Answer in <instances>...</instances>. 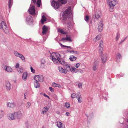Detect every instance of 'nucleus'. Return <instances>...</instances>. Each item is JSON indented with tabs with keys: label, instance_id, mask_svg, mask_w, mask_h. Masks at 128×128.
Here are the masks:
<instances>
[{
	"label": "nucleus",
	"instance_id": "1",
	"mask_svg": "<svg viewBox=\"0 0 128 128\" xmlns=\"http://www.w3.org/2000/svg\"><path fill=\"white\" fill-rule=\"evenodd\" d=\"M71 9V7H68L64 12L63 14L62 15L63 20L64 21L63 22L64 24L66 26V23L67 22L66 24L67 29L68 30H72L73 28V25L70 21L69 20L70 18H69L70 14H72Z\"/></svg>",
	"mask_w": 128,
	"mask_h": 128
},
{
	"label": "nucleus",
	"instance_id": "2",
	"mask_svg": "<svg viewBox=\"0 0 128 128\" xmlns=\"http://www.w3.org/2000/svg\"><path fill=\"white\" fill-rule=\"evenodd\" d=\"M67 0H59L58 2L52 1V6L55 8L57 9L62 4L66 3Z\"/></svg>",
	"mask_w": 128,
	"mask_h": 128
},
{
	"label": "nucleus",
	"instance_id": "3",
	"mask_svg": "<svg viewBox=\"0 0 128 128\" xmlns=\"http://www.w3.org/2000/svg\"><path fill=\"white\" fill-rule=\"evenodd\" d=\"M0 29H2L6 34H9V28L4 22L2 21L1 23H0Z\"/></svg>",
	"mask_w": 128,
	"mask_h": 128
},
{
	"label": "nucleus",
	"instance_id": "4",
	"mask_svg": "<svg viewBox=\"0 0 128 128\" xmlns=\"http://www.w3.org/2000/svg\"><path fill=\"white\" fill-rule=\"evenodd\" d=\"M34 80L37 82H42L44 81V78L42 75H37L34 76Z\"/></svg>",
	"mask_w": 128,
	"mask_h": 128
},
{
	"label": "nucleus",
	"instance_id": "5",
	"mask_svg": "<svg viewBox=\"0 0 128 128\" xmlns=\"http://www.w3.org/2000/svg\"><path fill=\"white\" fill-rule=\"evenodd\" d=\"M30 14L33 15H35V9L34 4H32V3L31 2L30 5V8L28 10Z\"/></svg>",
	"mask_w": 128,
	"mask_h": 128
},
{
	"label": "nucleus",
	"instance_id": "6",
	"mask_svg": "<svg viewBox=\"0 0 128 128\" xmlns=\"http://www.w3.org/2000/svg\"><path fill=\"white\" fill-rule=\"evenodd\" d=\"M2 68L3 70L9 72H12V68L10 66L3 65L2 66Z\"/></svg>",
	"mask_w": 128,
	"mask_h": 128
},
{
	"label": "nucleus",
	"instance_id": "7",
	"mask_svg": "<svg viewBox=\"0 0 128 128\" xmlns=\"http://www.w3.org/2000/svg\"><path fill=\"white\" fill-rule=\"evenodd\" d=\"M14 54L15 56L20 58L23 61L25 60V57L22 54L16 51L14 52Z\"/></svg>",
	"mask_w": 128,
	"mask_h": 128
},
{
	"label": "nucleus",
	"instance_id": "8",
	"mask_svg": "<svg viewBox=\"0 0 128 128\" xmlns=\"http://www.w3.org/2000/svg\"><path fill=\"white\" fill-rule=\"evenodd\" d=\"M14 114L15 115L16 119L17 118L18 119L20 120L22 118V114L20 111H19L18 112H14Z\"/></svg>",
	"mask_w": 128,
	"mask_h": 128
},
{
	"label": "nucleus",
	"instance_id": "9",
	"mask_svg": "<svg viewBox=\"0 0 128 128\" xmlns=\"http://www.w3.org/2000/svg\"><path fill=\"white\" fill-rule=\"evenodd\" d=\"M15 116L14 112L12 113L9 114L8 115V118L10 120H12L16 119Z\"/></svg>",
	"mask_w": 128,
	"mask_h": 128
},
{
	"label": "nucleus",
	"instance_id": "10",
	"mask_svg": "<svg viewBox=\"0 0 128 128\" xmlns=\"http://www.w3.org/2000/svg\"><path fill=\"white\" fill-rule=\"evenodd\" d=\"M117 3L116 1L113 0L109 2L108 4L110 8H114V6Z\"/></svg>",
	"mask_w": 128,
	"mask_h": 128
},
{
	"label": "nucleus",
	"instance_id": "11",
	"mask_svg": "<svg viewBox=\"0 0 128 128\" xmlns=\"http://www.w3.org/2000/svg\"><path fill=\"white\" fill-rule=\"evenodd\" d=\"M107 58V55L106 54H105L102 55L101 58L102 61L103 63H104L106 62Z\"/></svg>",
	"mask_w": 128,
	"mask_h": 128
},
{
	"label": "nucleus",
	"instance_id": "12",
	"mask_svg": "<svg viewBox=\"0 0 128 128\" xmlns=\"http://www.w3.org/2000/svg\"><path fill=\"white\" fill-rule=\"evenodd\" d=\"M103 22L102 21H101L99 24L98 28V30L99 32H101L102 31L103 28Z\"/></svg>",
	"mask_w": 128,
	"mask_h": 128
},
{
	"label": "nucleus",
	"instance_id": "13",
	"mask_svg": "<svg viewBox=\"0 0 128 128\" xmlns=\"http://www.w3.org/2000/svg\"><path fill=\"white\" fill-rule=\"evenodd\" d=\"M48 28L46 26H43L42 28V34L43 35H45L48 31Z\"/></svg>",
	"mask_w": 128,
	"mask_h": 128
},
{
	"label": "nucleus",
	"instance_id": "14",
	"mask_svg": "<svg viewBox=\"0 0 128 128\" xmlns=\"http://www.w3.org/2000/svg\"><path fill=\"white\" fill-rule=\"evenodd\" d=\"M5 86L6 89L8 90H10L11 88V85L10 83L9 82H6L5 83Z\"/></svg>",
	"mask_w": 128,
	"mask_h": 128
},
{
	"label": "nucleus",
	"instance_id": "15",
	"mask_svg": "<svg viewBox=\"0 0 128 128\" xmlns=\"http://www.w3.org/2000/svg\"><path fill=\"white\" fill-rule=\"evenodd\" d=\"M58 69L60 72L61 73H63L64 74H66L67 73V71L66 70L64 69L62 67H58Z\"/></svg>",
	"mask_w": 128,
	"mask_h": 128
},
{
	"label": "nucleus",
	"instance_id": "16",
	"mask_svg": "<svg viewBox=\"0 0 128 128\" xmlns=\"http://www.w3.org/2000/svg\"><path fill=\"white\" fill-rule=\"evenodd\" d=\"M78 100V102L79 103H81L82 101V99L81 97V95L80 92H78V96L76 97Z\"/></svg>",
	"mask_w": 128,
	"mask_h": 128
},
{
	"label": "nucleus",
	"instance_id": "17",
	"mask_svg": "<svg viewBox=\"0 0 128 128\" xmlns=\"http://www.w3.org/2000/svg\"><path fill=\"white\" fill-rule=\"evenodd\" d=\"M58 55H60L58 54H56L55 53H53L51 54L50 57H52V59H53V57L54 56V58L58 59V61L59 59H58V58H59L57 56Z\"/></svg>",
	"mask_w": 128,
	"mask_h": 128
},
{
	"label": "nucleus",
	"instance_id": "18",
	"mask_svg": "<svg viewBox=\"0 0 128 128\" xmlns=\"http://www.w3.org/2000/svg\"><path fill=\"white\" fill-rule=\"evenodd\" d=\"M49 108L47 106H45L43 108L41 113L44 114H46Z\"/></svg>",
	"mask_w": 128,
	"mask_h": 128
},
{
	"label": "nucleus",
	"instance_id": "19",
	"mask_svg": "<svg viewBox=\"0 0 128 128\" xmlns=\"http://www.w3.org/2000/svg\"><path fill=\"white\" fill-rule=\"evenodd\" d=\"M58 59H59L58 61L61 64L64 66L65 65H66V64L67 63L65 62L63 59H60V58H58Z\"/></svg>",
	"mask_w": 128,
	"mask_h": 128
},
{
	"label": "nucleus",
	"instance_id": "20",
	"mask_svg": "<svg viewBox=\"0 0 128 128\" xmlns=\"http://www.w3.org/2000/svg\"><path fill=\"white\" fill-rule=\"evenodd\" d=\"M57 124L58 128H65L64 125L63 126V125L62 123L60 122H57Z\"/></svg>",
	"mask_w": 128,
	"mask_h": 128
},
{
	"label": "nucleus",
	"instance_id": "21",
	"mask_svg": "<svg viewBox=\"0 0 128 128\" xmlns=\"http://www.w3.org/2000/svg\"><path fill=\"white\" fill-rule=\"evenodd\" d=\"M7 105L8 107L10 108H13L15 106V104L14 102H8L7 104Z\"/></svg>",
	"mask_w": 128,
	"mask_h": 128
},
{
	"label": "nucleus",
	"instance_id": "22",
	"mask_svg": "<svg viewBox=\"0 0 128 128\" xmlns=\"http://www.w3.org/2000/svg\"><path fill=\"white\" fill-rule=\"evenodd\" d=\"M27 72H24L22 75V79L26 81L27 79Z\"/></svg>",
	"mask_w": 128,
	"mask_h": 128
},
{
	"label": "nucleus",
	"instance_id": "23",
	"mask_svg": "<svg viewBox=\"0 0 128 128\" xmlns=\"http://www.w3.org/2000/svg\"><path fill=\"white\" fill-rule=\"evenodd\" d=\"M32 18L30 15L28 16L26 18V21L28 22H32Z\"/></svg>",
	"mask_w": 128,
	"mask_h": 128
},
{
	"label": "nucleus",
	"instance_id": "24",
	"mask_svg": "<svg viewBox=\"0 0 128 128\" xmlns=\"http://www.w3.org/2000/svg\"><path fill=\"white\" fill-rule=\"evenodd\" d=\"M46 18L44 15L42 16V19L41 20V22L42 24H43L44 22L46 20Z\"/></svg>",
	"mask_w": 128,
	"mask_h": 128
},
{
	"label": "nucleus",
	"instance_id": "25",
	"mask_svg": "<svg viewBox=\"0 0 128 128\" xmlns=\"http://www.w3.org/2000/svg\"><path fill=\"white\" fill-rule=\"evenodd\" d=\"M101 36L100 35H98L93 40L95 42H97L100 39Z\"/></svg>",
	"mask_w": 128,
	"mask_h": 128
},
{
	"label": "nucleus",
	"instance_id": "26",
	"mask_svg": "<svg viewBox=\"0 0 128 128\" xmlns=\"http://www.w3.org/2000/svg\"><path fill=\"white\" fill-rule=\"evenodd\" d=\"M69 59L71 61H74L76 60L77 58L73 56H70Z\"/></svg>",
	"mask_w": 128,
	"mask_h": 128
},
{
	"label": "nucleus",
	"instance_id": "27",
	"mask_svg": "<svg viewBox=\"0 0 128 128\" xmlns=\"http://www.w3.org/2000/svg\"><path fill=\"white\" fill-rule=\"evenodd\" d=\"M64 66H66V70L68 72L70 71L71 68L70 66L68 63L66 64V65H65Z\"/></svg>",
	"mask_w": 128,
	"mask_h": 128
},
{
	"label": "nucleus",
	"instance_id": "28",
	"mask_svg": "<svg viewBox=\"0 0 128 128\" xmlns=\"http://www.w3.org/2000/svg\"><path fill=\"white\" fill-rule=\"evenodd\" d=\"M34 84L35 88H38L40 86L39 83L36 81L34 82Z\"/></svg>",
	"mask_w": 128,
	"mask_h": 128
},
{
	"label": "nucleus",
	"instance_id": "29",
	"mask_svg": "<svg viewBox=\"0 0 128 128\" xmlns=\"http://www.w3.org/2000/svg\"><path fill=\"white\" fill-rule=\"evenodd\" d=\"M46 62L45 60L44 59H42L41 60V65L42 67H44V64Z\"/></svg>",
	"mask_w": 128,
	"mask_h": 128
},
{
	"label": "nucleus",
	"instance_id": "30",
	"mask_svg": "<svg viewBox=\"0 0 128 128\" xmlns=\"http://www.w3.org/2000/svg\"><path fill=\"white\" fill-rule=\"evenodd\" d=\"M52 86L54 87H58L60 88H61V86L60 84H57L54 82L52 83Z\"/></svg>",
	"mask_w": 128,
	"mask_h": 128
},
{
	"label": "nucleus",
	"instance_id": "31",
	"mask_svg": "<svg viewBox=\"0 0 128 128\" xmlns=\"http://www.w3.org/2000/svg\"><path fill=\"white\" fill-rule=\"evenodd\" d=\"M12 4V0H9L8 2V6L9 9L10 8Z\"/></svg>",
	"mask_w": 128,
	"mask_h": 128
},
{
	"label": "nucleus",
	"instance_id": "32",
	"mask_svg": "<svg viewBox=\"0 0 128 128\" xmlns=\"http://www.w3.org/2000/svg\"><path fill=\"white\" fill-rule=\"evenodd\" d=\"M4 114V111L2 110H0V119L2 118Z\"/></svg>",
	"mask_w": 128,
	"mask_h": 128
},
{
	"label": "nucleus",
	"instance_id": "33",
	"mask_svg": "<svg viewBox=\"0 0 128 128\" xmlns=\"http://www.w3.org/2000/svg\"><path fill=\"white\" fill-rule=\"evenodd\" d=\"M54 56L53 57V59H52V61L54 64H57L58 63V59L54 58Z\"/></svg>",
	"mask_w": 128,
	"mask_h": 128
},
{
	"label": "nucleus",
	"instance_id": "34",
	"mask_svg": "<svg viewBox=\"0 0 128 128\" xmlns=\"http://www.w3.org/2000/svg\"><path fill=\"white\" fill-rule=\"evenodd\" d=\"M58 32L61 33L62 34H66V32H64L63 30L60 28L58 29Z\"/></svg>",
	"mask_w": 128,
	"mask_h": 128
},
{
	"label": "nucleus",
	"instance_id": "35",
	"mask_svg": "<svg viewBox=\"0 0 128 128\" xmlns=\"http://www.w3.org/2000/svg\"><path fill=\"white\" fill-rule=\"evenodd\" d=\"M65 106L67 108H68L70 106V104L68 102H66L65 104Z\"/></svg>",
	"mask_w": 128,
	"mask_h": 128
},
{
	"label": "nucleus",
	"instance_id": "36",
	"mask_svg": "<svg viewBox=\"0 0 128 128\" xmlns=\"http://www.w3.org/2000/svg\"><path fill=\"white\" fill-rule=\"evenodd\" d=\"M59 44H60V45L63 48V47H65L67 48H70V49H72L71 47L70 46H66L63 45L60 43Z\"/></svg>",
	"mask_w": 128,
	"mask_h": 128
},
{
	"label": "nucleus",
	"instance_id": "37",
	"mask_svg": "<svg viewBox=\"0 0 128 128\" xmlns=\"http://www.w3.org/2000/svg\"><path fill=\"white\" fill-rule=\"evenodd\" d=\"M120 34L119 32H118L116 34V40H118V39L120 37Z\"/></svg>",
	"mask_w": 128,
	"mask_h": 128
},
{
	"label": "nucleus",
	"instance_id": "38",
	"mask_svg": "<svg viewBox=\"0 0 128 128\" xmlns=\"http://www.w3.org/2000/svg\"><path fill=\"white\" fill-rule=\"evenodd\" d=\"M41 0H38L36 2V4L38 7H40V5Z\"/></svg>",
	"mask_w": 128,
	"mask_h": 128
},
{
	"label": "nucleus",
	"instance_id": "39",
	"mask_svg": "<svg viewBox=\"0 0 128 128\" xmlns=\"http://www.w3.org/2000/svg\"><path fill=\"white\" fill-rule=\"evenodd\" d=\"M103 47H100L99 46V48H98V50L99 52L102 53V51L103 50Z\"/></svg>",
	"mask_w": 128,
	"mask_h": 128
},
{
	"label": "nucleus",
	"instance_id": "40",
	"mask_svg": "<svg viewBox=\"0 0 128 128\" xmlns=\"http://www.w3.org/2000/svg\"><path fill=\"white\" fill-rule=\"evenodd\" d=\"M67 51L68 52H69L70 53L72 52L74 54H77V52L76 51H74V50H71L70 51L69 50H67Z\"/></svg>",
	"mask_w": 128,
	"mask_h": 128
},
{
	"label": "nucleus",
	"instance_id": "41",
	"mask_svg": "<svg viewBox=\"0 0 128 128\" xmlns=\"http://www.w3.org/2000/svg\"><path fill=\"white\" fill-rule=\"evenodd\" d=\"M99 46L100 47H104L103 46V42L102 40H100L99 45Z\"/></svg>",
	"mask_w": 128,
	"mask_h": 128
},
{
	"label": "nucleus",
	"instance_id": "42",
	"mask_svg": "<svg viewBox=\"0 0 128 128\" xmlns=\"http://www.w3.org/2000/svg\"><path fill=\"white\" fill-rule=\"evenodd\" d=\"M30 105L31 104L30 102H27L26 104V108H28L30 106Z\"/></svg>",
	"mask_w": 128,
	"mask_h": 128
},
{
	"label": "nucleus",
	"instance_id": "43",
	"mask_svg": "<svg viewBox=\"0 0 128 128\" xmlns=\"http://www.w3.org/2000/svg\"><path fill=\"white\" fill-rule=\"evenodd\" d=\"M100 15H99V14L97 13H96L95 14V17L96 19H98L100 18Z\"/></svg>",
	"mask_w": 128,
	"mask_h": 128
},
{
	"label": "nucleus",
	"instance_id": "44",
	"mask_svg": "<svg viewBox=\"0 0 128 128\" xmlns=\"http://www.w3.org/2000/svg\"><path fill=\"white\" fill-rule=\"evenodd\" d=\"M116 58H117L119 59H120L121 58V56L120 53H118L116 55Z\"/></svg>",
	"mask_w": 128,
	"mask_h": 128
},
{
	"label": "nucleus",
	"instance_id": "45",
	"mask_svg": "<svg viewBox=\"0 0 128 128\" xmlns=\"http://www.w3.org/2000/svg\"><path fill=\"white\" fill-rule=\"evenodd\" d=\"M89 17L88 16H86L84 18V19L87 22H88V20H89Z\"/></svg>",
	"mask_w": 128,
	"mask_h": 128
},
{
	"label": "nucleus",
	"instance_id": "46",
	"mask_svg": "<svg viewBox=\"0 0 128 128\" xmlns=\"http://www.w3.org/2000/svg\"><path fill=\"white\" fill-rule=\"evenodd\" d=\"M97 65L96 64H94V65L93 66V69L95 71L97 69Z\"/></svg>",
	"mask_w": 128,
	"mask_h": 128
},
{
	"label": "nucleus",
	"instance_id": "47",
	"mask_svg": "<svg viewBox=\"0 0 128 128\" xmlns=\"http://www.w3.org/2000/svg\"><path fill=\"white\" fill-rule=\"evenodd\" d=\"M82 82L79 83L78 84V88H82Z\"/></svg>",
	"mask_w": 128,
	"mask_h": 128
},
{
	"label": "nucleus",
	"instance_id": "48",
	"mask_svg": "<svg viewBox=\"0 0 128 128\" xmlns=\"http://www.w3.org/2000/svg\"><path fill=\"white\" fill-rule=\"evenodd\" d=\"M77 96H76V94H74V93H72V94L71 95V97L72 98H76V97Z\"/></svg>",
	"mask_w": 128,
	"mask_h": 128
},
{
	"label": "nucleus",
	"instance_id": "49",
	"mask_svg": "<svg viewBox=\"0 0 128 128\" xmlns=\"http://www.w3.org/2000/svg\"><path fill=\"white\" fill-rule=\"evenodd\" d=\"M17 70L19 73H22L23 72V70L22 68H19Z\"/></svg>",
	"mask_w": 128,
	"mask_h": 128
},
{
	"label": "nucleus",
	"instance_id": "50",
	"mask_svg": "<svg viewBox=\"0 0 128 128\" xmlns=\"http://www.w3.org/2000/svg\"><path fill=\"white\" fill-rule=\"evenodd\" d=\"M75 69H76V68L72 67L71 68L70 70V71H71V72H74V71H75Z\"/></svg>",
	"mask_w": 128,
	"mask_h": 128
},
{
	"label": "nucleus",
	"instance_id": "51",
	"mask_svg": "<svg viewBox=\"0 0 128 128\" xmlns=\"http://www.w3.org/2000/svg\"><path fill=\"white\" fill-rule=\"evenodd\" d=\"M31 72L33 73H34L35 72V70L32 67L30 68Z\"/></svg>",
	"mask_w": 128,
	"mask_h": 128
},
{
	"label": "nucleus",
	"instance_id": "52",
	"mask_svg": "<svg viewBox=\"0 0 128 128\" xmlns=\"http://www.w3.org/2000/svg\"><path fill=\"white\" fill-rule=\"evenodd\" d=\"M126 38H125L124 39L122 40L120 42V43L119 44H121L123 43V42H124L125 40L126 39Z\"/></svg>",
	"mask_w": 128,
	"mask_h": 128
},
{
	"label": "nucleus",
	"instance_id": "53",
	"mask_svg": "<svg viewBox=\"0 0 128 128\" xmlns=\"http://www.w3.org/2000/svg\"><path fill=\"white\" fill-rule=\"evenodd\" d=\"M66 40L69 41L70 42H71L72 41V40L70 38L67 36H66Z\"/></svg>",
	"mask_w": 128,
	"mask_h": 128
},
{
	"label": "nucleus",
	"instance_id": "54",
	"mask_svg": "<svg viewBox=\"0 0 128 128\" xmlns=\"http://www.w3.org/2000/svg\"><path fill=\"white\" fill-rule=\"evenodd\" d=\"M80 66V64L79 63H78L76 64L75 65V66L76 68H78Z\"/></svg>",
	"mask_w": 128,
	"mask_h": 128
},
{
	"label": "nucleus",
	"instance_id": "55",
	"mask_svg": "<svg viewBox=\"0 0 128 128\" xmlns=\"http://www.w3.org/2000/svg\"><path fill=\"white\" fill-rule=\"evenodd\" d=\"M49 88L50 90V91L52 92H54V90L52 87H49Z\"/></svg>",
	"mask_w": 128,
	"mask_h": 128
},
{
	"label": "nucleus",
	"instance_id": "56",
	"mask_svg": "<svg viewBox=\"0 0 128 128\" xmlns=\"http://www.w3.org/2000/svg\"><path fill=\"white\" fill-rule=\"evenodd\" d=\"M19 64L18 63H17L15 66V67L16 68H19Z\"/></svg>",
	"mask_w": 128,
	"mask_h": 128
},
{
	"label": "nucleus",
	"instance_id": "57",
	"mask_svg": "<svg viewBox=\"0 0 128 128\" xmlns=\"http://www.w3.org/2000/svg\"><path fill=\"white\" fill-rule=\"evenodd\" d=\"M114 8H110V10L111 12H113L114 11Z\"/></svg>",
	"mask_w": 128,
	"mask_h": 128
},
{
	"label": "nucleus",
	"instance_id": "58",
	"mask_svg": "<svg viewBox=\"0 0 128 128\" xmlns=\"http://www.w3.org/2000/svg\"><path fill=\"white\" fill-rule=\"evenodd\" d=\"M62 40H66V38H62Z\"/></svg>",
	"mask_w": 128,
	"mask_h": 128
},
{
	"label": "nucleus",
	"instance_id": "59",
	"mask_svg": "<svg viewBox=\"0 0 128 128\" xmlns=\"http://www.w3.org/2000/svg\"><path fill=\"white\" fill-rule=\"evenodd\" d=\"M34 4H35L36 2V0H32Z\"/></svg>",
	"mask_w": 128,
	"mask_h": 128
},
{
	"label": "nucleus",
	"instance_id": "60",
	"mask_svg": "<svg viewBox=\"0 0 128 128\" xmlns=\"http://www.w3.org/2000/svg\"><path fill=\"white\" fill-rule=\"evenodd\" d=\"M44 96H45L48 97L49 99L50 98V97H49V96H47V95L45 94H44Z\"/></svg>",
	"mask_w": 128,
	"mask_h": 128
},
{
	"label": "nucleus",
	"instance_id": "61",
	"mask_svg": "<svg viewBox=\"0 0 128 128\" xmlns=\"http://www.w3.org/2000/svg\"><path fill=\"white\" fill-rule=\"evenodd\" d=\"M69 112H66V115L67 116H69Z\"/></svg>",
	"mask_w": 128,
	"mask_h": 128
},
{
	"label": "nucleus",
	"instance_id": "62",
	"mask_svg": "<svg viewBox=\"0 0 128 128\" xmlns=\"http://www.w3.org/2000/svg\"><path fill=\"white\" fill-rule=\"evenodd\" d=\"M56 113L58 114H60V113L58 111L56 112Z\"/></svg>",
	"mask_w": 128,
	"mask_h": 128
},
{
	"label": "nucleus",
	"instance_id": "63",
	"mask_svg": "<svg viewBox=\"0 0 128 128\" xmlns=\"http://www.w3.org/2000/svg\"><path fill=\"white\" fill-rule=\"evenodd\" d=\"M125 128H128V125L127 127H126Z\"/></svg>",
	"mask_w": 128,
	"mask_h": 128
},
{
	"label": "nucleus",
	"instance_id": "64",
	"mask_svg": "<svg viewBox=\"0 0 128 128\" xmlns=\"http://www.w3.org/2000/svg\"><path fill=\"white\" fill-rule=\"evenodd\" d=\"M24 98L25 99H26V96H24Z\"/></svg>",
	"mask_w": 128,
	"mask_h": 128
}]
</instances>
